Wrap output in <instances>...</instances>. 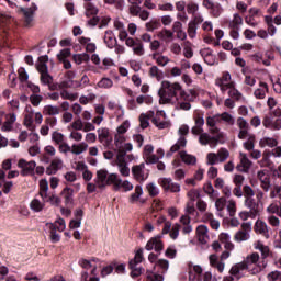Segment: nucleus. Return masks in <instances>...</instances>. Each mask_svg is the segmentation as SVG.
I'll return each mask as SVG.
<instances>
[{
    "label": "nucleus",
    "instance_id": "obj_53",
    "mask_svg": "<svg viewBox=\"0 0 281 281\" xmlns=\"http://www.w3.org/2000/svg\"><path fill=\"white\" fill-rule=\"evenodd\" d=\"M205 115L203 114V112L196 111L193 114V120H194V124L195 126H200L203 128V126L205 125Z\"/></svg>",
    "mask_w": 281,
    "mask_h": 281
},
{
    "label": "nucleus",
    "instance_id": "obj_5",
    "mask_svg": "<svg viewBox=\"0 0 281 281\" xmlns=\"http://www.w3.org/2000/svg\"><path fill=\"white\" fill-rule=\"evenodd\" d=\"M180 137L177 140V143L171 146L170 150L166 154V157L170 158L172 157L173 153H178V150H181V148H186V145L188 144V140L184 138V135H188L190 133V127L188 125H181L178 131Z\"/></svg>",
    "mask_w": 281,
    "mask_h": 281
},
{
    "label": "nucleus",
    "instance_id": "obj_9",
    "mask_svg": "<svg viewBox=\"0 0 281 281\" xmlns=\"http://www.w3.org/2000/svg\"><path fill=\"white\" fill-rule=\"evenodd\" d=\"M37 11H38V5H36V3H32L27 8L20 7L18 9V12L22 14L24 19V23L26 26L32 25V23L34 22V16H36Z\"/></svg>",
    "mask_w": 281,
    "mask_h": 281
},
{
    "label": "nucleus",
    "instance_id": "obj_18",
    "mask_svg": "<svg viewBox=\"0 0 281 281\" xmlns=\"http://www.w3.org/2000/svg\"><path fill=\"white\" fill-rule=\"evenodd\" d=\"M257 179L260 183V188H262L265 192L271 190V176H269L268 170H259L257 172Z\"/></svg>",
    "mask_w": 281,
    "mask_h": 281
},
{
    "label": "nucleus",
    "instance_id": "obj_49",
    "mask_svg": "<svg viewBox=\"0 0 281 281\" xmlns=\"http://www.w3.org/2000/svg\"><path fill=\"white\" fill-rule=\"evenodd\" d=\"M46 227L50 229V240L52 243H60V235L56 233V226L54 223H47Z\"/></svg>",
    "mask_w": 281,
    "mask_h": 281
},
{
    "label": "nucleus",
    "instance_id": "obj_58",
    "mask_svg": "<svg viewBox=\"0 0 281 281\" xmlns=\"http://www.w3.org/2000/svg\"><path fill=\"white\" fill-rule=\"evenodd\" d=\"M147 32H155V30H159L161 27V22L159 20H150L145 24Z\"/></svg>",
    "mask_w": 281,
    "mask_h": 281
},
{
    "label": "nucleus",
    "instance_id": "obj_2",
    "mask_svg": "<svg viewBox=\"0 0 281 281\" xmlns=\"http://www.w3.org/2000/svg\"><path fill=\"white\" fill-rule=\"evenodd\" d=\"M131 128V122L124 121L116 127L114 134V150H133V144L126 143V133Z\"/></svg>",
    "mask_w": 281,
    "mask_h": 281
},
{
    "label": "nucleus",
    "instance_id": "obj_8",
    "mask_svg": "<svg viewBox=\"0 0 281 281\" xmlns=\"http://www.w3.org/2000/svg\"><path fill=\"white\" fill-rule=\"evenodd\" d=\"M117 173H110L106 171V169H100L97 171V188L100 190H104L106 186H113V182L111 181V177H116Z\"/></svg>",
    "mask_w": 281,
    "mask_h": 281
},
{
    "label": "nucleus",
    "instance_id": "obj_30",
    "mask_svg": "<svg viewBox=\"0 0 281 281\" xmlns=\"http://www.w3.org/2000/svg\"><path fill=\"white\" fill-rule=\"evenodd\" d=\"M216 124H221L220 114L206 117V125L210 127V133H218V127L216 126Z\"/></svg>",
    "mask_w": 281,
    "mask_h": 281
},
{
    "label": "nucleus",
    "instance_id": "obj_19",
    "mask_svg": "<svg viewBox=\"0 0 281 281\" xmlns=\"http://www.w3.org/2000/svg\"><path fill=\"white\" fill-rule=\"evenodd\" d=\"M158 183L166 192H181V184L173 182L170 178H160Z\"/></svg>",
    "mask_w": 281,
    "mask_h": 281
},
{
    "label": "nucleus",
    "instance_id": "obj_36",
    "mask_svg": "<svg viewBox=\"0 0 281 281\" xmlns=\"http://www.w3.org/2000/svg\"><path fill=\"white\" fill-rule=\"evenodd\" d=\"M87 150H89V144L85 142L71 145V155H82V153H87Z\"/></svg>",
    "mask_w": 281,
    "mask_h": 281
},
{
    "label": "nucleus",
    "instance_id": "obj_45",
    "mask_svg": "<svg viewBox=\"0 0 281 281\" xmlns=\"http://www.w3.org/2000/svg\"><path fill=\"white\" fill-rule=\"evenodd\" d=\"M199 142L202 146H207V144H210V146H214V137L207 133L202 132L199 136Z\"/></svg>",
    "mask_w": 281,
    "mask_h": 281
},
{
    "label": "nucleus",
    "instance_id": "obj_56",
    "mask_svg": "<svg viewBox=\"0 0 281 281\" xmlns=\"http://www.w3.org/2000/svg\"><path fill=\"white\" fill-rule=\"evenodd\" d=\"M226 91H228L229 98H234V100H243V93L236 89V83L228 88Z\"/></svg>",
    "mask_w": 281,
    "mask_h": 281
},
{
    "label": "nucleus",
    "instance_id": "obj_60",
    "mask_svg": "<svg viewBox=\"0 0 281 281\" xmlns=\"http://www.w3.org/2000/svg\"><path fill=\"white\" fill-rule=\"evenodd\" d=\"M226 210L228 212V215L234 218L236 216V201L228 200L226 202Z\"/></svg>",
    "mask_w": 281,
    "mask_h": 281
},
{
    "label": "nucleus",
    "instance_id": "obj_59",
    "mask_svg": "<svg viewBox=\"0 0 281 281\" xmlns=\"http://www.w3.org/2000/svg\"><path fill=\"white\" fill-rule=\"evenodd\" d=\"M146 190L149 196H157L159 194V187L155 182H149L146 184Z\"/></svg>",
    "mask_w": 281,
    "mask_h": 281
},
{
    "label": "nucleus",
    "instance_id": "obj_1",
    "mask_svg": "<svg viewBox=\"0 0 281 281\" xmlns=\"http://www.w3.org/2000/svg\"><path fill=\"white\" fill-rule=\"evenodd\" d=\"M181 85L179 82L162 81L158 90L160 104H177L179 102V93H181Z\"/></svg>",
    "mask_w": 281,
    "mask_h": 281
},
{
    "label": "nucleus",
    "instance_id": "obj_27",
    "mask_svg": "<svg viewBox=\"0 0 281 281\" xmlns=\"http://www.w3.org/2000/svg\"><path fill=\"white\" fill-rule=\"evenodd\" d=\"M252 246L254 249L260 251L262 260H266V258L271 256V249H269V246L265 245L261 240L255 241Z\"/></svg>",
    "mask_w": 281,
    "mask_h": 281
},
{
    "label": "nucleus",
    "instance_id": "obj_17",
    "mask_svg": "<svg viewBox=\"0 0 281 281\" xmlns=\"http://www.w3.org/2000/svg\"><path fill=\"white\" fill-rule=\"evenodd\" d=\"M18 167L21 168L22 177H29L30 175H34V170H36V161L20 159Z\"/></svg>",
    "mask_w": 281,
    "mask_h": 281
},
{
    "label": "nucleus",
    "instance_id": "obj_44",
    "mask_svg": "<svg viewBox=\"0 0 281 281\" xmlns=\"http://www.w3.org/2000/svg\"><path fill=\"white\" fill-rule=\"evenodd\" d=\"M180 159L183 164H187V166H194V164H196V156L190 155L186 151H180Z\"/></svg>",
    "mask_w": 281,
    "mask_h": 281
},
{
    "label": "nucleus",
    "instance_id": "obj_3",
    "mask_svg": "<svg viewBox=\"0 0 281 281\" xmlns=\"http://www.w3.org/2000/svg\"><path fill=\"white\" fill-rule=\"evenodd\" d=\"M241 262H244L247 271H249L251 276H258V273L267 269V263H265V261L260 262V255L258 252L248 255Z\"/></svg>",
    "mask_w": 281,
    "mask_h": 281
},
{
    "label": "nucleus",
    "instance_id": "obj_43",
    "mask_svg": "<svg viewBox=\"0 0 281 281\" xmlns=\"http://www.w3.org/2000/svg\"><path fill=\"white\" fill-rule=\"evenodd\" d=\"M204 221L206 223H209V225L212 227V229H218L221 227V222H218V220L214 218V214H212V213H205Z\"/></svg>",
    "mask_w": 281,
    "mask_h": 281
},
{
    "label": "nucleus",
    "instance_id": "obj_23",
    "mask_svg": "<svg viewBox=\"0 0 281 281\" xmlns=\"http://www.w3.org/2000/svg\"><path fill=\"white\" fill-rule=\"evenodd\" d=\"M24 126L29 128V131H34L36 126L34 125V110L32 106H26L25 108V115H24Z\"/></svg>",
    "mask_w": 281,
    "mask_h": 281
},
{
    "label": "nucleus",
    "instance_id": "obj_47",
    "mask_svg": "<svg viewBox=\"0 0 281 281\" xmlns=\"http://www.w3.org/2000/svg\"><path fill=\"white\" fill-rule=\"evenodd\" d=\"M142 194H144V189L142 188V186L137 184L135 187L134 193H132L130 196V203H137Z\"/></svg>",
    "mask_w": 281,
    "mask_h": 281
},
{
    "label": "nucleus",
    "instance_id": "obj_25",
    "mask_svg": "<svg viewBox=\"0 0 281 281\" xmlns=\"http://www.w3.org/2000/svg\"><path fill=\"white\" fill-rule=\"evenodd\" d=\"M61 168H63V159L56 157L50 161V164L46 168V175L48 176L56 175V172H58V170H60Z\"/></svg>",
    "mask_w": 281,
    "mask_h": 281
},
{
    "label": "nucleus",
    "instance_id": "obj_63",
    "mask_svg": "<svg viewBox=\"0 0 281 281\" xmlns=\"http://www.w3.org/2000/svg\"><path fill=\"white\" fill-rule=\"evenodd\" d=\"M187 12H188V14H192V16H194L196 14V12H199V3L194 2V1L188 2Z\"/></svg>",
    "mask_w": 281,
    "mask_h": 281
},
{
    "label": "nucleus",
    "instance_id": "obj_28",
    "mask_svg": "<svg viewBox=\"0 0 281 281\" xmlns=\"http://www.w3.org/2000/svg\"><path fill=\"white\" fill-rule=\"evenodd\" d=\"M269 93V85L267 82L260 81L259 87L254 91V95L257 100H265Z\"/></svg>",
    "mask_w": 281,
    "mask_h": 281
},
{
    "label": "nucleus",
    "instance_id": "obj_6",
    "mask_svg": "<svg viewBox=\"0 0 281 281\" xmlns=\"http://www.w3.org/2000/svg\"><path fill=\"white\" fill-rule=\"evenodd\" d=\"M144 260V249H138L134 256V259L130 260V269H131V276L132 278H138V276H142V271H144V268H142L139 265Z\"/></svg>",
    "mask_w": 281,
    "mask_h": 281
},
{
    "label": "nucleus",
    "instance_id": "obj_62",
    "mask_svg": "<svg viewBox=\"0 0 281 281\" xmlns=\"http://www.w3.org/2000/svg\"><path fill=\"white\" fill-rule=\"evenodd\" d=\"M93 262H100V259L92 258L91 260H88V259L79 260V265L82 267V269H91V267L94 265Z\"/></svg>",
    "mask_w": 281,
    "mask_h": 281
},
{
    "label": "nucleus",
    "instance_id": "obj_38",
    "mask_svg": "<svg viewBox=\"0 0 281 281\" xmlns=\"http://www.w3.org/2000/svg\"><path fill=\"white\" fill-rule=\"evenodd\" d=\"M49 192V182H47V179H42L40 180V191L38 195L41 196L42 200L47 199Z\"/></svg>",
    "mask_w": 281,
    "mask_h": 281
},
{
    "label": "nucleus",
    "instance_id": "obj_55",
    "mask_svg": "<svg viewBox=\"0 0 281 281\" xmlns=\"http://www.w3.org/2000/svg\"><path fill=\"white\" fill-rule=\"evenodd\" d=\"M98 133V139L102 144V142H106L109 139V135H111V132L108 127H101L97 131Z\"/></svg>",
    "mask_w": 281,
    "mask_h": 281
},
{
    "label": "nucleus",
    "instance_id": "obj_52",
    "mask_svg": "<svg viewBox=\"0 0 281 281\" xmlns=\"http://www.w3.org/2000/svg\"><path fill=\"white\" fill-rule=\"evenodd\" d=\"M220 122H225V124H228V126H234V124L236 123V120L232 114L224 112L220 114Z\"/></svg>",
    "mask_w": 281,
    "mask_h": 281
},
{
    "label": "nucleus",
    "instance_id": "obj_10",
    "mask_svg": "<svg viewBox=\"0 0 281 281\" xmlns=\"http://www.w3.org/2000/svg\"><path fill=\"white\" fill-rule=\"evenodd\" d=\"M236 82L232 80V74L224 71L221 77L215 79V86L218 87L222 93H227V89L234 86Z\"/></svg>",
    "mask_w": 281,
    "mask_h": 281
},
{
    "label": "nucleus",
    "instance_id": "obj_48",
    "mask_svg": "<svg viewBox=\"0 0 281 281\" xmlns=\"http://www.w3.org/2000/svg\"><path fill=\"white\" fill-rule=\"evenodd\" d=\"M182 46L184 58H192L194 56V50L192 49V44L190 43V41H184Z\"/></svg>",
    "mask_w": 281,
    "mask_h": 281
},
{
    "label": "nucleus",
    "instance_id": "obj_46",
    "mask_svg": "<svg viewBox=\"0 0 281 281\" xmlns=\"http://www.w3.org/2000/svg\"><path fill=\"white\" fill-rule=\"evenodd\" d=\"M79 43L81 45H86V52H90L91 54H93V52H95V49H97L95 44L91 43V38L80 37Z\"/></svg>",
    "mask_w": 281,
    "mask_h": 281
},
{
    "label": "nucleus",
    "instance_id": "obj_13",
    "mask_svg": "<svg viewBox=\"0 0 281 281\" xmlns=\"http://www.w3.org/2000/svg\"><path fill=\"white\" fill-rule=\"evenodd\" d=\"M254 232L256 234H258L259 236H262L263 238H266V240H269L271 238V227H269V225L267 224V222L258 218L255 222L254 225Z\"/></svg>",
    "mask_w": 281,
    "mask_h": 281
},
{
    "label": "nucleus",
    "instance_id": "obj_31",
    "mask_svg": "<svg viewBox=\"0 0 281 281\" xmlns=\"http://www.w3.org/2000/svg\"><path fill=\"white\" fill-rule=\"evenodd\" d=\"M278 32V29L276 27V25L270 24L267 26V30L261 29L257 32V36L259 38H263L267 40L269 38V36H276V33Z\"/></svg>",
    "mask_w": 281,
    "mask_h": 281
},
{
    "label": "nucleus",
    "instance_id": "obj_22",
    "mask_svg": "<svg viewBox=\"0 0 281 281\" xmlns=\"http://www.w3.org/2000/svg\"><path fill=\"white\" fill-rule=\"evenodd\" d=\"M245 207L251 212L252 218H256V216H260V204L256 202V199L254 198H246L244 201Z\"/></svg>",
    "mask_w": 281,
    "mask_h": 281
},
{
    "label": "nucleus",
    "instance_id": "obj_64",
    "mask_svg": "<svg viewBox=\"0 0 281 281\" xmlns=\"http://www.w3.org/2000/svg\"><path fill=\"white\" fill-rule=\"evenodd\" d=\"M268 281H281V272L278 270L271 271L267 276Z\"/></svg>",
    "mask_w": 281,
    "mask_h": 281
},
{
    "label": "nucleus",
    "instance_id": "obj_33",
    "mask_svg": "<svg viewBox=\"0 0 281 281\" xmlns=\"http://www.w3.org/2000/svg\"><path fill=\"white\" fill-rule=\"evenodd\" d=\"M200 54L204 63H206V65H214V63H216V56H214V53H212V49L203 48L200 50Z\"/></svg>",
    "mask_w": 281,
    "mask_h": 281
},
{
    "label": "nucleus",
    "instance_id": "obj_51",
    "mask_svg": "<svg viewBox=\"0 0 281 281\" xmlns=\"http://www.w3.org/2000/svg\"><path fill=\"white\" fill-rule=\"evenodd\" d=\"M215 155H216L217 161L220 164H224V161H227V159H229V150H227L225 148L218 149Z\"/></svg>",
    "mask_w": 281,
    "mask_h": 281
},
{
    "label": "nucleus",
    "instance_id": "obj_14",
    "mask_svg": "<svg viewBox=\"0 0 281 281\" xmlns=\"http://www.w3.org/2000/svg\"><path fill=\"white\" fill-rule=\"evenodd\" d=\"M125 45L131 47L133 54L135 56H144L146 54V49L144 48V43L135 41L133 37H127L125 40Z\"/></svg>",
    "mask_w": 281,
    "mask_h": 281
},
{
    "label": "nucleus",
    "instance_id": "obj_40",
    "mask_svg": "<svg viewBox=\"0 0 281 281\" xmlns=\"http://www.w3.org/2000/svg\"><path fill=\"white\" fill-rule=\"evenodd\" d=\"M61 196H64V201L66 205H71L74 203V189L66 187L61 191Z\"/></svg>",
    "mask_w": 281,
    "mask_h": 281
},
{
    "label": "nucleus",
    "instance_id": "obj_35",
    "mask_svg": "<svg viewBox=\"0 0 281 281\" xmlns=\"http://www.w3.org/2000/svg\"><path fill=\"white\" fill-rule=\"evenodd\" d=\"M150 58H151V60H155V63L159 67H166V65H168V63H170V58L168 56L161 55L159 53H151Z\"/></svg>",
    "mask_w": 281,
    "mask_h": 281
},
{
    "label": "nucleus",
    "instance_id": "obj_50",
    "mask_svg": "<svg viewBox=\"0 0 281 281\" xmlns=\"http://www.w3.org/2000/svg\"><path fill=\"white\" fill-rule=\"evenodd\" d=\"M149 76L150 78H156L159 82V80L164 79V71H161L157 66H151L149 68Z\"/></svg>",
    "mask_w": 281,
    "mask_h": 281
},
{
    "label": "nucleus",
    "instance_id": "obj_54",
    "mask_svg": "<svg viewBox=\"0 0 281 281\" xmlns=\"http://www.w3.org/2000/svg\"><path fill=\"white\" fill-rule=\"evenodd\" d=\"M44 115H60V108L56 105H45L44 106Z\"/></svg>",
    "mask_w": 281,
    "mask_h": 281
},
{
    "label": "nucleus",
    "instance_id": "obj_41",
    "mask_svg": "<svg viewBox=\"0 0 281 281\" xmlns=\"http://www.w3.org/2000/svg\"><path fill=\"white\" fill-rule=\"evenodd\" d=\"M30 209L33 212H43V210H45V199L43 201L37 198L33 199L30 203Z\"/></svg>",
    "mask_w": 281,
    "mask_h": 281
},
{
    "label": "nucleus",
    "instance_id": "obj_7",
    "mask_svg": "<svg viewBox=\"0 0 281 281\" xmlns=\"http://www.w3.org/2000/svg\"><path fill=\"white\" fill-rule=\"evenodd\" d=\"M116 154V166L119 168L120 175L122 177H130L131 169L128 168V165H126V160H124V157H126L127 153H131V150L122 149V150H115Z\"/></svg>",
    "mask_w": 281,
    "mask_h": 281
},
{
    "label": "nucleus",
    "instance_id": "obj_57",
    "mask_svg": "<svg viewBox=\"0 0 281 281\" xmlns=\"http://www.w3.org/2000/svg\"><path fill=\"white\" fill-rule=\"evenodd\" d=\"M52 142H54V144H56L57 146H59L60 144H65V134L56 131L53 132Z\"/></svg>",
    "mask_w": 281,
    "mask_h": 281
},
{
    "label": "nucleus",
    "instance_id": "obj_4",
    "mask_svg": "<svg viewBox=\"0 0 281 281\" xmlns=\"http://www.w3.org/2000/svg\"><path fill=\"white\" fill-rule=\"evenodd\" d=\"M262 126L269 128L270 131H280L281 130V109L277 108L270 111L269 114H266L262 120Z\"/></svg>",
    "mask_w": 281,
    "mask_h": 281
},
{
    "label": "nucleus",
    "instance_id": "obj_37",
    "mask_svg": "<svg viewBox=\"0 0 281 281\" xmlns=\"http://www.w3.org/2000/svg\"><path fill=\"white\" fill-rule=\"evenodd\" d=\"M157 38H159L160 41H164L165 43H170V41L175 38V32L168 29H162L157 33Z\"/></svg>",
    "mask_w": 281,
    "mask_h": 281
},
{
    "label": "nucleus",
    "instance_id": "obj_24",
    "mask_svg": "<svg viewBox=\"0 0 281 281\" xmlns=\"http://www.w3.org/2000/svg\"><path fill=\"white\" fill-rule=\"evenodd\" d=\"M145 249H146L147 251H153V249H154L155 251H157V252L162 251V249H164V244L161 243V238H159V237H151V238L147 241V244H146V246H145Z\"/></svg>",
    "mask_w": 281,
    "mask_h": 281
},
{
    "label": "nucleus",
    "instance_id": "obj_29",
    "mask_svg": "<svg viewBox=\"0 0 281 281\" xmlns=\"http://www.w3.org/2000/svg\"><path fill=\"white\" fill-rule=\"evenodd\" d=\"M103 41L109 49H113V47L117 45V37H115V33H113L111 30L105 31Z\"/></svg>",
    "mask_w": 281,
    "mask_h": 281
},
{
    "label": "nucleus",
    "instance_id": "obj_32",
    "mask_svg": "<svg viewBox=\"0 0 281 281\" xmlns=\"http://www.w3.org/2000/svg\"><path fill=\"white\" fill-rule=\"evenodd\" d=\"M196 236L199 243L202 245H206L207 240H210V235H207V226L205 225H200L196 228Z\"/></svg>",
    "mask_w": 281,
    "mask_h": 281
},
{
    "label": "nucleus",
    "instance_id": "obj_12",
    "mask_svg": "<svg viewBox=\"0 0 281 281\" xmlns=\"http://www.w3.org/2000/svg\"><path fill=\"white\" fill-rule=\"evenodd\" d=\"M251 222H245L241 224V229L235 233L234 240L236 243H245L251 238Z\"/></svg>",
    "mask_w": 281,
    "mask_h": 281
},
{
    "label": "nucleus",
    "instance_id": "obj_26",
    "mask_svg": "<svg viewBox=\"0 0 281 281\" xmlns=\"http://www.w3.org/2000/svg\"><path fill=\"white\" fill-rule=\"evenodd\" d=\"M113 25L119 32L120 41H126V38H128V32L126 31V26H124V22L120 21V19H115Z\"/></svg>",
    "mask_w": 281,
    "mask_h": 281
},
{
    "label": "nucleus",
    "instance_id": "obj_21",
    "mask_svg": "<svg viewBox=\"0 0 281 281\" xmlns=\"http://www.w3.org/2000/svg\"><path fill=\"white\" fill-rule=\"evenodd\" d=\"M159 116H164L165 121H160ZM166 112L165 111H158L156 113V117L151 120V123L156 128H159L160 131H164V128H170V121L166 120Z\"/></svg>",
    "mask_w": 281,
    "mask_h": 281
},
{
    "label": "nucleus",
    "instance_id": "obj_34",
    "mask_svg": "<svg viewBox=\"0 0 281 281\" xmlns=\"http://www.w3.org/2000/svg\"><path fill=\"white\" fill-rule=\"evenodd\" d=\"M259 146L260 148H276V146H278V138L263 136L259 140Z\"/></svg>",
    "mask_w": 281,
    "mask_h": 281
},
{
    "label": "nucleus",
    "instance_id": "obj_42",
    "mask_svg": "<svg viewBox=\"0 0 281 281\" xmlns=\"http://www.w3.org/2000/svg\"><path fill=\"white\" fill-rule=\"evenodd\" d=\"M47 60H48L47 56H41L38 58L37 64H36V69L38 71V74H45V72L49 71V69L47 68Z\"/></svg>",
    "mask_w": 281,
    "mask_h": 281
},
{
    "label": "nucleus",
    "instance_id": "obj_15",
    "mask_svg": "<svg viewBox=\"0 0 281 281\" xmlns=\"http://www.w3.org/2000/svg\"><path fill=\"white\" fill-rule=\"evenodd\" d=\"M132 175L136 181L139 183H144L146 179H148V170H146V165L142 162L140 165H136L132 168Z\"/></svg>",
    "mask_w": 281,
    "mask_h": 281
},
{
    "label": "nucleus",
    "instance_id": "obj_61",
    "mask_svg": "<svg viewBox=\"0 0 281 281\" xmlns=\"http://www.w3.org/2000/svg\"><path fill=\"white\" fill-rule=\"evenodd\" d=\"M221 14H223V5H221V3L213 4V8H211V15L214 19H218Z\"/></svg>",
    "mask_w": 281,
    "mask_h": 281
},
{
    "label": "nucleus",
    "instance_id": "obj_20",
    "mask_svg": "<svg viewBox=\"0 0 281 281\" xmlns=\"http://www.w3.org/2000/svg\"><path fill=\"white\" fill-rule=\"evenodd\" d=\"M245 271H247V266L243 261L235 263L229 270V277L233 278V280H240V278L245 277Z\"/></svg>",
    "mask_w": 281,
    "mask_h": 281
},
{
    "label": "nucleus",
    "instance_id": "obj_16",
    "mask_svg": "<svg viewBox=\"0 0 281 281\" xmlns=\"http://www.w3.org/2000/svg\"><path fill=\"white\" fill-rule=\"evenodd\" d=\"M254 166V162L249 160V156L247 154L240 151L239 153V164L236 166V170L238 172L247 173L249 170H251V167Z\"/></svg>",
    "mask_w": 281,
    "mask_h": 281
},
{
    "label": "nucleus",
    "instance_id": "obj_39",
    "mask_svg": "<svg viewBox=\"0 0 281 281\" xmlns=\"http://www.w3.org/2000/svg\"><path fill=\"white\" fill-rule=\"evenodd\" d=\"M240 25H243V16L234 13L233 19L228 22L229 30H240Z\"/></svg>",
    "mask_w": 281,
    "mask_h": 281
},
{
    "label": "nucleus",
    "instance_id": "obj_11",
    "mask_svg": "<svg viewBox=\"0 0 281 281\" xmlns=\"http://www.w3.org/2000/svg\"><path fill=\"white\" fill-rule=\"evenodd\" d=\"M110 181L113 182L112 186L115 192H120V190H123V192H131V190L134 188L131 181L122 180L117 173L116 176H111Z\"/></svg>",
    "mask_w": 281,
    "mask_h": 281
}]
</instances>
